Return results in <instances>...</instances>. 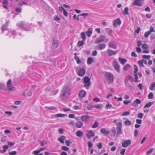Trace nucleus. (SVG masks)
I'll return each instance as SVG.
<instances>
[{
	"mask_svg": "<svg viewBox=\"0 0 155 155\" xmlns=\"http://www.w3.org/2000/svg\"><path fill=\"white\" fill-rule=\"evenodd\" d=\"M58 90H56L54 91H52L51 93V95H55L58 92Z\"/></svg>",
	"mask_w": 155,
	"mask_h": 155,
	"instance_id": "680f3d73",
	"label": "nucleus"
},
{
	"mask_svg": "<svg viewBox=\"0 0 155 155\" xmlns=\"http://www.w3.org/2000/svg\"><path fill=\"white\" fill-rule=\"evenodd\" d=\"M97 146L98 148L99 149H101L102 148V143H98Z\"/></svg>",
	"mask_w": 155,
	"mask_h": 155,
	"instance_id": "6e6d98bb",
	"label": "nucleus"
},
{
	"mask_svg": "<svg viewBox=\"0 0 155 155\" xmlns=\"http://www.w3.org/2000/svg\"><path fill=\"white\" fill-rule=\"evenodd\" d=\"M153 95L152 92L150 93L148 95V98L149 99H151L153 98Z\"/></svg>",
	"mask_w": 155,
	"mask_h": 155,
	"instance_id": "a18cd8bd",
	"label": "nucleus"
},
{
	"mask_svg": "<svg viewBox=\"0 0 155 155\" xmlns=\"http://www.w3.org/2000/svg\"><path fill=\"white\" fill-rule=\"evenodd\" d=\"M127 78L131 81L134 82V78L132 76L129 75L127 76Z\"/></svg>",
	"mask_w": 155,
	"mask_h": 155,
	"instance_id": "09e8293b",
	"label": "nucleus"
},
{
	"mask_svg": "<svg viewBox=\"0 0 155 155\" xmlns=\"http://www.w3.org/2000/svg\"><path fill=\"white\" fill-rule=\"evenodd\" d=\"M121 23V21L119 18H117L113 21V25L114 27H116L117 25H120Z\"/></svg>",
	"mask_w": 155,
	"mask_h": 155,
	"instance_id": "f8f14e48",
	"label": "nucleus"
},
{
	"mask_svg": "<svg viewBox=\"0 0 155 155\" xmlns=\"http://www.w3.org/2000/svg\"><path fill=\"white\" fill-rule=\"evenodd\" d=\"M151 33L149 31L146 32L144 34V36L145 38H147Z\"/></svg>",
	"mask_w": 155,
	"mask_h": 155,
	"instance_id": "603ef678",
	"label": "nucleus"
},
{
	"mask_svg": "<svg viewBox=\"0 0 155 155\" xmlns=\"http://www.w3.org/2000/svg\"><path fill=\"white\" fill-rule=\"evenodd\" d=\"M128 8L127 7H126L124 10V11L123 12V14L124 15H127L129 14L128 12Z\"/></svg>",
	"mask_w": 155,
	"mask_h": 155,
	"instance_id": "473e14b6",
	"label": "nucleus"
},
{
	"mask_svg": "<svg viewBox=\"0 0 155 155\" xmlns=\"http://www.w3.org/2000/svg\"><path fill=\"white\" fill-rule=\"evenodd\" d=\"M8 90L10 91H14L16 90L15 87L12 86L8 88Z\"/></svg>",
	"mask_w": 155,
	"mask_h": 155,
	"instance_id": "c03bdc74",
	"label": "nucleus"
},
{
	"mask_svg": "<svg viewBox=\"0 0 155 155\" xmlns=\"http://www.w3.org/2000/svg\"><path fill=\"white\" fill-rule=\"evenodd\" d=\"M106 47V45L104 44H100L97 46V48L99 50L104 49Z\"/></svg>",
	"mask_w": 155,
	"mask_h": 155,
	"instance_id": "6ab92c4d",
	"label": "nucleus"
},
{
	"mask_svg": "<svg viewBox=\"0 0 155 155\" xmlns=\"http://www.w3.org/2000/svg\"><path fill=\"white\" fill-rule=\"evenodd\" d=\"M125 149H123L121 150L120 152V154L122 155H124L125 151Z\"/></svg>",
	"mask_w": 155,
	"mask_h": 155,
	"instance_id": "338daca9",
	"label": "nucleus"
},
{
	"mask_svg": "<svg viewBox=\"0 0 155 155\" xmlns=\"http://www.w3.org/2000/svg\"><path fill=\"white\" fill-rule=\"evenodd\" d=\"M94 61L93 59L90 57L88 58L87 61V63L88 65H90Z\"/></svg>",
	"mask_w": 155,
	"mask_h": 155,
	"instance_id": "5701e85b",
	"label": "nucleus"
},
{
	"mask_svg": "<svg viewBox=\"0 0 155 155\" xmlns=\"http://www.w3.org/2000/svg\"><path fill=\"white\" fill-rule=\"evenodd\" d=\"M111 135L114 136L116 134V128L115 127H113L111 129Z\"/></svg>",
	"mask_w": 155,
	"mask_h": 155,
	"instance_id": "7c9ffc66",
	"label": "nucleus"
},
{
	"mask_svg": "<svg viewBox=\"0 0 155 155\" xmlns=\"http://www.w3.org/2000/svg\"><path fill=\"white\" fill-rule=\"evenodd\" d=\"M92 33V28H89L87 30V32H86V33L87 36L88 37H90Z\"/></svg>",
	"mask_w": 155,
	"mask_h": 155,
	"instance_id": "412c9836",
	"label": "nucleus"
},
{
	"mask_svg": "<svg viewBox=\"0 0 155 155\" xmlns=\"http://www.w3.org/2000/svg\"><path fill=\"white\" fill-rule=\"evenodd\" d=\"M134 76L135 77V82H139L140 81L138 80V77L137 76V74H134Z\"/></svg>",
	"mask_w": 155,
	"mask_h": 155,
	"instance_id": "4c0bfd02",
	"label": "nucleus"
},
{
	"mask_svg": "<svg viewBox=\"0 0 155 155\" xmlns=\"http://www.w3.org/2000/svg\"><path fill=\"white\" fill-rule=\"evenodd\" d=\"M83 83H84V87H89L91 85L90 78L87 76L84 77L83 79Z\"/></svg>",
	"mask_w": 155,
	"mask_h": 155,
	"instance_id": "20e7f679",
	"label": "nucleus"
},
{
	"mask_svg": "<svg viewBox=\"0 0 155 155\" xmlns=\"http://www.w3.org/2000/svg\"><path fill=\"white\" fill-rule=\"evenodd\" d=\"M2 147L3 148V150L2 151H0V152L2 153L5 152L8 148V146L6 145L3 146Z\"/></svg>",
	"mask_w": 155,
	"mask_h": 155,
	"instance_id": "a878e982",
	"label": "nucleus"
},
{
	"mask_svg": "<svg viewBox=\"0 0 155 155\" xmlns=\"http://www.w3.org/2000/svg\"><path fill=\"white\" fill-rule=\"evenodd\" d=\"M88 146L89 148H91L93 144L91 141H88L87 143Z\"/></svg>",
	"mask_w": 155,
	"mask_h": 155,
	"instance_id": "69168bd1",
	"label": "nucleus"
},
{
	"mask_svg": "<svg viewBox=\"0 0 155 155\" xmlns=\"http://www.w3.org/2000/svg\"><path fill=\"white\" fill-rule=\"evenodd\" d=\"M151 57V56L150 55H144L142 56V58H143L147 59H149Z\"/></svg>",
	"mask_w": 155,
	"mask_h": 155,
	"instance_id": "de8ad7c7",
	"label": "nucleus"
},
{
	"mask_svg": "<svg viewBox=\"0 0 155 155\" xmlns=\"http://www.w3.org/2000/svg\"><path fill=\"white\" fill-rule=\"evenodd\" d=\"M98 125V124L97 122H95L92 126V127L93 128H95L97 127Z\"/></svg>",
	"mask_w": 155,
	"mask_h": 155,
	"instance_id": "864d4df0",
	"label": "nucleus"
},
{
	"mask_svg": "<svg viewBox=\"0 0 155 155\" xmlns=\"http://www.w3.org/2000/svg\"><path fill=\"white\" fill-rule=\"evenodd\" d=\"M85 73V70L84 69H81L78 71V74L81 77L84 76Z\"/></svg>",
	"mask_w": 155,
	"mask_h": 155,
	"instance_id": "2eb2a0df",
	"label": "nucleus"
},
{
	"mask_svg": "<svg viewBox=\"0 0 155 155\" xmlns=\"http://www.w3.org/2000/svg\"><path fill=\"white\" fill-rule=\"evenodd\" d=\"M61 149L65 151H68L69 150L68 148L65 146H62L61 147Z\"/></svg>",
	"mask_w": 155,
	"mask_h": 155,
	"instance_id": "4d7b16f0",
	"label": "nucleus"
},
{
	"mask_svg": "<svg viewBox=\"0 0 155 155\" xmlns=\"http://www.w3.org/2000/svg\"><path fill=\"white\" fill-rule=\"evenodd\" d=\"M101 104H97L94 105V106L93 107L94 108H95L97 109H101Z\"/></svg>",
	"mask_w": 155,
	"mask_h": 155,
	"instance_id": "5fc2aeb1",
	"label": "nucleus"
},
{
	"mask_svg": "<svg viewBox=\"0 0 155 155\" xmlns=\"http://www.w3.org/2000/svg\"><path fill=\"white\" fill-rule=\"evenodd\" d=\"M105 38V36L104 35H101L100 37L96 39L95 42L96 44L100 43L103 42Z\"/></svg>",
	"mask_w": 155,
	"mask_h": 155,
	"instance_id": "0eeeda50",
	"label": "nucleus"
},
{
	"mask_svg": "<svg viewBox=\"0 0 155 155\" xmlns=\"http://www.w3.org/2000/svg\"><path fill=\"white\" fill-rule=\"evenodd\" d=\"M128 79L126 78L124 80V83L126 86L129 90H134L133 87L128 82Z\"/></svg>",
	"mask_w": 155,
	"mask_h": 155,
	"instance_id": "1a4fd4ad",
	"label": "nucleus"
},
{
	"mask_svg": "<svg viewBox=\"0 0 155 155\" xmlns=\"http://www.w3.org/2000/svg\"><path fill=\"white\" fill-rule=\"evenodd\" d=\"M138 63L140 67H143L144 66V65L143 64V61L141 60H139L138 61Z\"/></svg>",
	"mask_w": 155,
	"mask_h": 155,
	"instance_id": "3c124183",
	"label": "nucleus"
},
{
	"mask_svg": "<svg viewBox=\"0 0 155 155\" xmlns=\"http://www.w3.org/2000/svg\"><path fill=\"white\" fill-rule=\"evenodd\" d=\"M144 0H135L133 4L139 6H141L144 4Z\"/></svg>",
	"mask_w": 155,
	"mask_h": 155,
	"instance_id": "423d86ee",
	"label": "nucleus"
},
{
	"mask_svg": "<svg viewBox=\"0 0 155 155\" xmlns=\"http://www.w3.org/2000/svg\"><path fill=\"white\" fill-rule=\"evenodd\" d=\"M134 74H137V72L138 70V68L135 65H134Z\"/></svg>",
	"mask_w": 155,
	"mask_h": 155,
	"instance_id": "49530a36",
	"label": "nucleus"
},
{
	"mask_svg": "<svg viewBox=\"0 0 155 155\" xmlns=\"http://www.w3.org/2000/svg\"><path fill=\"white\" fill-rule=\"evenodd\" d=\"M143 114L142 113H139L137 114V116L138 118H142L143 117Z\"/></svg>",
	"mask_w": 155,
	"mask_h": 155,
	"instance_id": "0e129e2a",
	"label": "nucleus"
},
{
	"mask_svg": "<svg viewBox=\"0 0 155 155\" xmlns=\"http://www.w3.org/2000/svg\"><path fill=\"white\" fill-rule=\"evenodd\" d=\"M8 4V2L7 0H3V6L5 9H8L7 6Z\"/></svg>",
	"mask_w": 155,
	"mask_h": 155,
	"instance_id": "393cba45",
	"label": "nucleus"
},
{
	"mask_svg": "<svg viewBox=\"0 0 155 155\" xmlns=\"http://www.w3.org/2000/svg\"><path fill=\"white\" fill-rule=\"evenodd\" d=\"M81 37L84 41H85L86 40V35L85 33L83 32L81 33Z\"/></svg>",
	"mask_w": 155,
	"mask_h": 155,
	"instance_id": "72a5a7b5",
	"label": "nucleus"
},
{
	"mask_svg": "<svg viewBox=\"0 0 155 155\" xmlns=\"http://www.w3.org/2000/svg\"><path fill=\"white\" fill-rule=\"evenodd\" d=\"M119 51V50H117L116 51H113L110 49L107 50V53L108 55L110 56H111L113 55L116 54Z\"/></svg>",
	"mask_w": 155,
	"mask_h": 155,
	"instance_id": "9d476101",
	"label": "nucleus"
},
{
	"mask_svg": "<svg viewBox=\"0 0 155 155\" xmlns=\"http://www.w3.org/2000/svg\"><path fill=\"white\" fill-rule=\"evenodd\" d=\"M124 124L126 125H130L131 124V122L127 119V120L124 122Z\"/></svg>",
	"mask_w": 155,
	"mask_h": 155,
	"instance_id": "58836bf2",
	"label": "nucleus"
},
{
	"mask_svg": "<svg viewBox=\"0 0 155 155\" xmlns=\"http://www.w3.org/2000/svg\"><path fill=\"white\" fill-rule=\"evenodd\" d=\"M84 43V41H79L78 42V45L79 46L81 47L83 45Z\"/></svg>",
	"mask_w": 155,
	"mask_h": 155,
	"instance_id": "79ce46f5",
	"label": "nucleus"
},
{
	"mask_svg": "<svg viewBox=\"0 0 155 155\" xmlns=\"http://www.w3.org/2000/svg\"><path fill=\"white\" fill-rule=\"evenodd\" d=\"M65 116H66L65 114H55V117H63Z\"/></svg>",
	"mask_w": 155,
	"mask_h": 155,
	"instance_id": "c9c22d12",
	"label": "nucleus"
},
{
	"mask_svg": "<svg viewBox=\"0 0 155 155\" xmlns=\"http://www.w3.org/2000/svg\"><path fill=\"white\" fill-rule=\"evenodd\" d=\"M24 22L22 21L21 22L17 24V26L21 28H23L24 27Z\"/></svg>",
	"mask_w": 155,
	"mask_h": 155,
	"instance_id": "c756f323",
	"label": "nucleus"
},
{
	"mask_svg": "<svg viewBox=\"0 0 155 155\" xmlns=\"http://www.w3.org/2000/svg\"><path fill=\"white\" fill-rule=\"evenodd\" d=\"M12 86V80L11 79H9L7 83V87L8 88L11 87Z\"/></svg>",
	"mask_w": 155,
	"mask_h": 155,
	"instance_id": "c85d7f7f",
	"label": "nucleus"
},
{
	"mask_svg": "<svg viewBox=\"0 0 155 155\" xmlns=\"http://www.w3.org/2000/svg\"><path fill=\"white\" fill-rule=\"evenodd\" d=\"M119 61L121 63L123 64H124L127 61L126 59H123L121 58H118Z\"/></svg>",
	"mask_w": 155,
	"mask_h": 155,
	"instance_id": "bb28decb",
	"label": "nucleus"
},
{
	"mask_svg": "<svg viewBox=\"0 0 155 155\" xmlns=\"http://www.w3.org/2000/svg\"><path fill=\"white\" fill-rule=\"evenodd\" d=\"M76 134L78 137H81L83 134V133L80 130H79L76 132Z\"/></svg>",
	"mask_w": 155,
	"mask_h": 155,
	"instance_id": "cd10ccee",
	"label": "nucleus"
},
{
	"mask_svg": "<svg viewBox=\"0 0 155 155\" xmlns=\"http://www.w3.org/2000/svg\"><path fill=\"white\" fill-rule=\"evenodd\" d=\"M116 125L117 136H119L122 133L121 129L122 127V123L121 122L115 124Z\"/></svg>",
	"mask_w": 155,
	"mask_h": 155,
	"instance_id": "f03ea898",
	"label": "nucleus"
},
{
	"mask_svg": "<svg viewBox=\"0 0 155 155\" xmlns=\"http://www.w3.org/2000/svg\"><path fill=\"white\" fill-rule=\"evenodd\" d=\"M153 148L150 149L148 151H147L146 152V154L147 155H149L150 153L153 151Z\"/></svg>",
	"mask_w": 155,
	"mask_h": 155,
	"instance_id": "13d9d810",
	"label": "nucleus"
},
{
	"mask_svg": "<svg viewBox=\"0 0 155 155\" xmlns=\"http://www.w3.org/2000/svg\"><path fill=\"white\" fill-rule=\"evenodd\" d=\"M45 108L49 110H52L56 109V108L54 106L45 107Z\"/></svg>",
	"mask_w": 155,
	"mask_h": 155,
	"instance_id": "ea45409f",
	"label": "nucleus"
},
{
	"mask_svg": "<svg viewBox=\"0 0 155 155\" xmlns=\"http://www.w3.org/2000/svg\"><path fill=\"white\" fill-rule=\"evenodd\" d=\"M90 117L88 115H83L81 117V120L83 121H87L90 119Z\"/></svg>",
	"mask_w": 155,
	"mask_h": 155,
	"instance_id": "dca6fc26",
	"label": "nucleus"
},
{
	"mask_svg": "<svg viewBox=\"0 0 155 155\" xmlns=\"http://www.w3.org/2000/svg\"><path fill=\"white\" fill-rule=\"evenodd\" d=\"M131 143V141L130 140H125L122 142V147H126L130 145Z\"/></svg>",
	"mask_w": 155,
	"mask_h": 155,
	"instance_id": "6e6552de",
	"label": "nucleus"
},
{
	"mask_svg": "<svg viewBox=\"0 0 155 155\" xmlns=\"http://www.w3.org/2000/svg\"><path fill=\"white\" fill-rule=\"evenodd\" d=\"M141 101L139 99H137L132 103V105L134 107H136L138 106V104H140Z\"/></svg>",
	"mask_w": 155,
	"mask_h": 155,
	"instance_id": "ddd939ff",
	"label": "nucleus"
},
{
	"mask_svg": "<svg viewBox=\"0 0 155 155\" xmlns=\"http://www.w3.org/2000/svg\"><path fill=\"white\" fill-rule=\"evenodd\" d=\"M113 108V106L110 104H107L106 105V108L107 109L108 108Z\"/></svg>",
	"mask_w": 155,
	"mask_h": 155,
	"instance_id": "8fccbe9b",
	"label": "nucleus"
},
{
	"mask_svg": "<svg viewBox=\"0 0 155 155\" xmlns=\"http://www.w3.org/2000/svg\"><path fill=\"white\" fill-rule=\"evenodd\" d=\"M108 45L109 47L113 49H116L117 48V43L114 41H110Z\"/></svg>",
	"mask_w": 155,
	"mask_h": 155,
	"instance_id": "9b49d317",
	"label": "nucleus"
},
{
	"mask_svg": "<svg viewBox=\"0 0 155 155\" xmlns=\"http://www.w3.org/2000/svg\"><path fill=\"white\" fill-rule=\"evenodd\" d=\"M7 142L8 145H9L10 147H12L15 144L14 143H12L9 141H8Z\"/></svg>",
	"mask_w": 155,
	"mask_h": 155,
	"instance_id": "e2e57ef3",
	"label": "nucleus"
},
{
	"mask_svg": "<svg viewBox=\"0 0 155 155\" xmlns=\"http://www.w3.org/2000/svg\"><path fill=\"white\" fill-rule=\"evenodd\" d=\"M17 153L16 151H12L9 153V155H15Z\"/></svg>",
	"mask_w": 155,
	"mask_h": 155,
	"instance_id": "052dcab7",
	"label": "nucleus"
},
{
	"mask_svg": "<svg viewBox=\"0 0 155 155\" xmlns=\"http://www.w3.org/2000/svg\"><path fill=\"white\" fill-rule=\"evenodd\" d=\"M100 132L102 134H104V135L106 136L110 134V131L108 130H107L105 128H102L100 130Z\"/></svg>",
	"mask_w": 155,
	"mask_h": 155,
	"instance_id": "f3484780",
	"label": "nucleus"
},
{
	"mask_svg": "<svg viewBox=\"0 0 155 155\" xmlns=\"http://www.w3.org/2000/svg\"><path fill=\"white\" fill-rule=\"evenodd\" d=\"M8 25V23H6L5 25H4L2 28V29L3 31L5 30L6 28Z\"/></svg>",
	"mask_w": 155,
	"mask_h": 155,
	"instance_id": "a19ab883",
	"label": "nucleus"
},
{
	"mask_svg": "<svg viewBox=\"0 0 155 155\" xmlns=\"http://www.w3.org/2000/svg\"><path fill=\"white\" fill-rule=\"evenodd\" d=\"M53 45L55 47L57 48L58 45V41L57 40H55L53 41Z\"/></svg>",
	"mask_w": 155,
	"mask_h": 155,
	"instance_id": "2f4dec72",
	"label": "nucleus"
},
{
	"mask_svg": "<svg viewBox=\"0 0 155 155\" xmlns=\"http://www.w3.org/2000/svg\"><path fill=\"white\" fill-rule=\"evenodd\" d=\"M83 125V123L80 121H78L76 124V125L78 128H81V127Z\"/></svg>",
	"mask_w": 155,
	"mask_h": 155,
	"instance_id": "b1692460",
	"label": "nucleus"
},
{
	"mask_svg": "<svg viewBox=\"0 0 155 155\" xmlns=\"http://www.w3.org/2000/svg\"><path fill=\"white\" fill-rule=\"evenodd\" d=\"M71 90L68 86L64 87L61 91L60 97L64 100L68 98L71 94Z\"/></svg>",
	"mask_w": 155,
	"mask_h": 155,
	"instance_id": "f257e3e1",
	"label": "nucleus"
},
{
	"mask_svg": "<svg viewBox=\"0 0 155 155\" xmlns=\"http://www.w3.org/2000/svg\"><path fill=\"white\" fill-rule=\"evenodd\" d=\"M149 48L148 45L146 44H144L142 45V48L143 49H147Z\"/></svg>",
	"mask_w": 155,
	"mask_h": 155,
	"instance_id": "37998d69",
	"label": "nucleus"
},
{
	"mask_svg": "<svg viewBox=\"0 0 155 155\" xmlns=\"http://www.w3.org/2000/svg\"><path fill=\"white\" fill-rule=\"evenodd\" d=\"M113 66L116 71L119 73L120 72V66L117 63L116 59H115V61L113 62Z\"/></svg>",
	"mask_w": 155,
	"mask_h": 155,
	"instance_id": "39448f33",
	"label": "nucleus"
},
{
	"mask_svg": "<svg viewBox=\"0 0 155 155\" xmlns=\"http://www.w3.org/2000/svg\"><path fill=\"white\" fill-rule=\"evenodd\" d=\"M149 89L150 90H155V82L152 83L149 87Z\"/></svg>",
	"mask_w": 155,
	"mask_h": 155,
	"instance_id": "4be33fe9",
	"label": "nucleus"
},
{
	"mask_svg": "<svg viewBox=\"0 0 155 155\" xmlns=\"http://www.w3.org/2000/svg\"><path fill=\"white\" fill-rule=\"evenodd\" d=\"M66 138V137L64 136H61V137L58 139V140L61 143H64V140Z\"/></svg>",
	"mask_w": 155,
	"mask_h": 155,
	"instance_id": "aec40b11",
	"label": "nucleus"
},
{
	"mask_svg": "<svg viewBox=\"0 0 155 155\" xmlns=\"http://www.w3.org/2000/svg\"><path fill=\"white\" fill-rule=\"evenodd\" d=\"M74 58L76 61L77 64H80L81 63V60L77 56H74Z\"/></svg>",
	"mask_w": 155,
	"mask_h": 155,
	"instance_id": "f704fd0d",
	"label": "nucleus"
},
{
	"mask_svg": "<svg viewBox=\"0 0 155 155\" xmlns=\"http://www.w3.org/2000/svg\"><path fill=\"white\" fill-rule=\"evenodd\" d=\"M86 94V91L83 90L80 91L79 93V96L81 98L84 97Z\"/></svg>",
	"mask_w": 155,
	"mask_h": 155,
	"instance_id": "a211bd4d",
	"label": "nucleus"
},
{
	"mask_svg": "<svg viewBox=\"0 0 155 155\" xmlns=\"http://www.w3.org/2000/svg\"><path fill=\"white\" fill-rule=\"evenodd\" d=\"M40 153V151H39L38 150L34 151L33 152V153L35 155H38L39 153Z\"/></svg>",
	"mask_w": 155,
	"mask_h": 155,
	"instance_id": "774afa93",
	"label": "nucleus"
},
{
	"mask_svg": "<svg viewBox=\"0 0 155 155\" xmlns=\"http://www.w3.org/2000/svg\"><path fill=\"white\" fill-rule=\"evenodd\" d=\"M153 104V103L152 102H150L148 103H147L145 105L144 107V108H146L147 107H150Z\"/></svg>",
	"mask_w": 155,
	"mask_h": 155,
	"instance_id": "e433bc0d",
	"label": "nucleus"
},
{
	"mask_svg": "<svg viewBox=\"0 0 155 155\" xmlns=\"http://www.w3.org/2000/svg\"><path fill=\"white\" fill-rule=\"evenodd\" d=\"M94 133L91 130H89L88 133L87 134V136L88 139H90L91 137L94 136Z\"/></svg>",
	"mask_w": 155,
	"mask_h": 155,
	"instance_id": "4468645a",
	"label": "nucleus"
},
{
	"mask_svg": "<svg viewBox=\"0 0 155 155\" xmlns=\"http://www.w3.org/2000/svg\"><path fill=\"white\" fill-rule=\"evenodd\" d=\"M105 76L107 80L109 81L110 82L112 83L113 81V76L111 73L106 72Z\"/></svg>",
	"mask_w": 155,
	"mask_h": 155,
	"instance_id": "7ed1b4c3",
	"label": "nucleus"
},
{
	"mask_svg": "<svg viewBox=\"0 0 155 155\" xmlns=\"http://www.w3.org/2000/svg\"><path fill=\"white\" fill-rule=\"evenodd\" d=\"M130 66L129 64H127L126 65H125L124 67V70H127V69L130 68Z\"/></svg>",
	"mask_w": 155,
	"mask_h": 155,
	"instance_id": "bf43d9fd",
	"label": "nucleus"
}]
</instances>
